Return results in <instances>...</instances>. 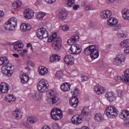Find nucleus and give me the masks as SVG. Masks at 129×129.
<instances>
[{
  "label": "nucleus",
  "mask_w": 129,
  "mask_h": 129,
  "mask_svg": "<svg viewBox=\"0 0 129 129\" xmlns=\"http://www.w3.org/2000/svg\"><path fill=\"white\" fill-rule=\"evenodd\" d=\"M48 42H52L54 41L52 44V47L55 51H58L61 49V46L62 45V39L61 37H57V34L54 33L48 38Z\"/></svg>",
  "instance_id": "1"
},
{
  "label": "nucleus",
  "mask_w": 129,
  "mask_h": 129,
  "mask_svg": "<svg viewBox=\"0 0 129 129\" xmlns=\"http://www.w3.org/2000/svg\"><path fill=\"white\" fill-rule=\"evenodd\" d=\"M84 53L86 55H90L92 59H96L99 56V51L96 49V46L94 45H89L86 48Z\"/></svg>",
  "instance_id": "2"
},
{
  "label": "nucleus",
  "mask_w": 129,
  "mask_h": 129,
  "mask_svg": "<svg viewBox=\"0 0 129 129\" xmlns=\"http://www.w3.org/2000/svg\"><path fill=\"white\" fill-rule=\"evenodd\" d=\"M49 83L45 80H41L37 84V88L40 92H47L49 89Z\"/></svg>",
  "instance_id": "3"
},
{
  "label": "nucleus",
  "mask_w": 129,
  "mask_h": 129,
  "mask_svg": "<svg viewBox=\"0 0 129 129\" xmlns=\"http://www.w3.org/2000/svg\"><path fill=\"white\" fill-rule=\"evenodd\" d=\"M125 61V57L123 53L119 52L116 55L115 58L113 59V63L116 66H121L122 63Z\"/></svg>",
  "instance_id": "4"
},
{
  "label": "nucleus",
  "mask_w": 129,
  "mask_h": 129,
  "mask_svg": "<svg viewBox=\"0 0 129 129\" xmlns=\"http://www.w3.org/2000/svg\"><path fill=\"white\" fill-rule=\"evenodd\" d=\"M51 116L54 120H59L63 116L62 110L58 108H53L50 113Z\"/></svg>",
  "instance_id": "5"
},
{
  "label": "nucleus",
  "mask_w": 129,
  "mask_h": 129,
  "mask_svg": "<svg viewBox=\"0 0 129 129\" xmlns=\"http://www.w3.org/2000/svg\"><path fill=\"white\" fill-rule=\"evenodd\" d=\"M106 114L110 118H114L117 116V110L115 107L110 106L106 108Z\"/></svg>",
  "instance_id": "6"
},
{
  "label": "nucleus",
  "mask_w": 129,
  "mask_h": 129,
  "mask_svg": "<svg viewBox=\"0 0 129 129\" xmlns=\"http://www.w3.org/2000/svg\"><path fill=\"white\" fill-rule=\"evenodd\" d=\"M69 53L73 55L80 54L81 53V46L78 44H72L70 50H69Z\"/></svg>",
  "instance_id": "7"
},
{
  "label": "nucleus",
  "mask_w": 129,
  "mask_h": 129,
  "mask_svg": "<svg viewBox=\"0 0 129 129\" xmlns=\"http://www.w3.org/2000/svg\"><path fill=\"white\" fill-rule=\"evenodd\" d=\"M36 35L39 39H45L49 36V34L45 28H41L36 31Z\"/></svg>",
  "instance_id": "8"
},
{
  "label": "nucleus",
  "mask_w": 129,
  "mask_h": 129,
  "mask_svg": "<svg viewBox=\"0 0 129 129\" xmlns=\"http://www.w3.org/2000/svg\"><path fill=\"white\" fill-rule=\"evenodd\" d=\"M49 94L50 95L49 99L50 101H51L52 104H55V103H60V102H61V98L56 96L55 93H54V91L51 90Z\"/></svg>",
  "instance_id": "9"
},
{
  "label": "nucleus",
  "mask_w": 129,
  "mask_h": 129,
  "mask_svg": "<svg viewBox=\"0 0 129 129\" xmlns=\"http://www.w3.org/2000/svg\"><path fill=\"white\" fill-rule=\"evenodd\" d=\"M34 11L32 9H26L24 10V16L26 19H28L31 20V19H33L34 18Z\"/></svg>",
  "instance_id": "10"
},
{
  "label": "nucleus",
  "mask_w": 129,
  "mask_h": 129,
  "mask_svg": "<svg viewBox=\"0 0 129 129\" xmlns=\"http://www.w3.org/2000/svg\"><path fill=\"white\" fill-rule=\"evenodd\" d=\"M94 90L96 94L100 95V94H103L104 93L105 88L102 86L97 85L94 87Z\"/></svg>",
  "instance_id": "11"
},
{
  "label": "nucleus",
  "mask_w": 129,
  "mask_h": 129,
  "mask_svg": "<svg viewBox=\"0 0 129 129\" xmlns=\"http://www.w3.org/2000/svg\"><path fill=\"white\" fill-rule=\"evenodd\" d=\"M72 122L76 125L80 124L82 123V118L79 115H74L72 118Z\"/></svg>",
  "instance_id": "12"
},
{
  "label": "nucleus",
  "mask_w": 129,
  "mask_h": 129,
  "mask_svg": "<svg viewBox=\"0 0 129 129\" xmlns=\"http://www.w3.org/2000/svg\"><path fill=\"white\" fill-rule=\"evenodd\" d=\"M63 60L67 65L71 66L74 64V57L71 55H66Z\"/></svg>",
  "instance_id": "13"
},
{
  "label": "nucleus",
  "mask_w": 129,
  "mask_h": 129,
  "mask_svg": "<svg viewBox=\"0 0 129 129\" xmlns=\"http://www.w3.org/2000/svg\"><path fill=\"white\" fill-rule=\"evenodd\" d=\"M10 89V86L6 83H2L0 85V91L2 93H8Z\"/></svg>",
  "instance_id": "14"
},
{
  "label": "nucleus",
  "mask_w": 129,
  "mask_h": 129,
  "mask_svg": "<svg viewBox=\"0 0 129 129\" xmlns=\"http://www.w3.org/2000/svg\"><path fill=\"white\" fill-rule=\"evenodd\" d=\"M20 78L21 79V83L23 84L28 83V81H29V75L24 73L23 72H20Z\"/></svg>",
  "instance_id": "15"
},
{
  "label": "nucleus",
  "mask_w": 129,
  "mask_h": 129,
  "mask_svg": "<svg viewBox=\"0 0 129 129\" xmlns=\"http://www.w3.org/2000/svg\"><path fill=\"white\" fill-rule=\"evenodd\" d=\"M111 15H112V13L109 10L103 11L100 14L101 18H102V19H104V20H105V19H107V18L111 17Z\"/></svg>",
  "instance_id": "16"
},
{
  "label": "nucleus",
  "mask_w": 129,
  "mask_h": 129,
  "mask_svg": "<svg viewBox=\"0 0 129 129\" xmlns=\"http://www.w3.org/2000/svg\"><path fill=\"white\" fill-rule=\"evenodd\" d=\"M77 41H79V36L77 35H73L68 40V44L71 46L76 45V44H74V43H76Z\"/></svg>",
  "instance_id": "17"
},
{
  "label": "nucleus",
  "mask_w": 129,
  "mask_h": 129,
  "mask_svg": "<svg viewBox=\"0 0 129 129\" xmlns=\"http://www.w3.org/2000/svg\"><path fill=\"white\" fill-rule=\"evenodd\" d=\"M119 117H120L121 119H123L124 120H127V119H129V111L123 110L119 114Z\"/></svg>",
  "instance_id": "18"
},
{
  "label": "nucleus",
  "mask_w": 129,
  "mask_h": 129,
  "mask_svg": "<svg viewBox=\"0 0 129 129\" xmlns=\"http://www.w3.org/2000/svg\"><path fill=\"white\" fill-rule=\"evenodd\" d=\"M23 47H24V44H23V42L22 41H18L14 43L13 48L15 51L19 52V51H21L20 49H22Z\"/></svg>",
  "instance_id": "19"
},
{
  "label": "nucleus",
  "mask_w": 129,
  "mask_h": 129,
  "mask_svg": "<svg viewBox=\"0 0 129 129\" xmlns=\"http://www.w3.org/2000/svg\"><path fill=\"white\" fill-rule=\"evenodd\" d=\"M57 17H58L59 20H61V21H64V20L66 19L68 17L67 12L64 11L60 10L58 11L57 13Z\"/></svg>",
  "instance_id": "20"
},
{
  "label": "nucleus",
  "mask_w": 129,
  "mask_h": 129,
  "mask_svg": "<svg viewBox=\"0 0 129 129\" xmlns=\"http://www.w3.org/2000/svg\"><path fill=\"white\" fill-rule=\"evenodd\" d=\"M105 96L106 98H107V100H108V101H110V102H112V101H114V100H115V99H116L114 93L112 92H107L105 95Z\"/></svg>",
  "instance_id": "21"
},
{
  "label": "nucleus",
  "mask_w": 129,
  "mask_h": 129,
  "mask_svg": "<svg viewBox=\"0 0 129 129\" xmlns=\"http://www.w3.org/2000/svg\"><path fill=\"white\" fill-rule=\"evenodd\" d=\"M13 115L16 119H21L22 116H23V113L20 109H16L15 111H14Z\"/></svg>",
  "instance_id": "22"
},
{
  "label": "nucleus",
  "mask_w": 129,
  "mask_h": 129,
  "mask_svg": "<svg viewBox=\"0 0 129 129\" xmlns=\"http://www.w3.org/2000/svg\"><path fill=\"white\" fill-rule=\"evenodd\" d=\"M70 104L74 107V108H76L77 106H78L79 101L77 98L76 97H72V99H70L69 101Z\"/></svg>",
  "instance_id": "23"
},
{
  "label": "nucleus",
  "mask_w": 129,
  "mask_h": 129,
  "mask_svg": "<svg viewBox=\"0 0 129 129\" xmlns=\"http://www.w3.org/2000/svg\"><path fill=\"white\" fill-rule=\"evenodd\" d=\"M2 73L4 76H11L12 73L10 72V69L8 68V66H3L2 67Z\"/></svg>",
  "instance_id": "24"
},
{
  "label": "nucleus",
  "mask_w": 129,
  "mask_h": 129,
  "mask_svg": "<svg viewBox=\"0 0 129 129\" xmlns=\"http://www.w3.org/2000/svg\"><path fill=\"white\" fill-rule=\"evenodd\" d=\"M71 85L68 83H63L60 86V89L63 92H67V91H69L70 90V87Z\"/></svg>",
  "instance_id": "25"
},
{
  "label": "nucleus",
  "mask_w": 129,
  "mask_h": 129,
  "mask_svg": "<svg viewBox=\"0 0 129 129\" xmlns=\"http://www.w3.org/2000/svg\"><path fill=\"white\" fill-rule=\"evenodd\" d=\"M91 111L89 108L85 107L82 110L81 114L84 117H87L90 115Z\"/></svg>",
  "instance_id": "26"
},
{
  "label": "nucleus",
  "mask_w": 129,
  "mask_h": 129,
  "mask_svg": "<svg viewBox=\"0 0 129 129\" xmlns=\"http://www.w3.org/2000/svg\"><path fill=\"white\" fill-rule=\"evenodd\" d=\"M108 25L112 27L114 25H116L118 23V20H117L115 18L111 17L107 20Z\"/></svg>",
  "instance_id": "27"
},
{
  "label": "nucleus",
  "mask_w": 129,
  "mask_h": 129,
  "mask_svg": "<svg viewBox=\"0 0 129 129\" xmlns=\"http://www.w3.org/2000/svg\"><path fill=\"white\" fill-rule=\"evenodd\" d=\"M31 28L32 27L30 24H26L25 23L21 24L20 26V30L22 32H27V31L31 30Z\"/></svg>",
  "instance_id": "28"
},
{
  "label": "nucleus",
  "mask_w": 129,
  "mask_h": 129,
  "mask_svg": "<svg viewBox=\"0 0 129 129\" xmlns=\"http://www.w3.org/2000/svg\"><path fill=\"white\" fill-rule=\"evenodd\" d=\"M38 73L40 75H46L48 73V69L44 66H40L38 68Z\"/></svg>",
  "instance_id": "29"
},
{
  "label": "nucleus",
  "mask_w": 129,
  "mask_h": 129,
  "mask_svg": "<svg viewBox=\"0 0 129 129\" xmlns=\"http://www.w3.org/2000/svg\"><path fill=\"white\" fill-rule=\"evenodd\" d=\"M115 80L117 82H120L121 81L122 82H123L124 83L127 84V85H128L129 84V81H127V80L125 77H123L122 78H121V77L120 76H118L115 79Z\"/></svg>",
  "instance_id": "30"
},
{
  "label": "nucleus",
  "mask_w": 129,
  "mask_h": 129,
  "mask_svg": "<svg viewBox=\"0 0 129 129\" xmlns=\"http://www.w3.org/2000/svg\"><path fill=\"white\" fill-rule=\"evenodd\" d=\"M122 17L124 20H129V10L124 9L122 12Z\"/></svg>",
  "instance_id": "31"
},
{
  "label": "nucleus",
  "mask_w": 129,
  "mask_h": 129,
  "mask_svg": "<svg viewBox=\"0 0 129 129\" xmlns=\"http://www.w3.org/2000/svg\"><path fill=\"white\" fill-rule=\"evenodd\" d=\"M8 21L11 24V26H12V28L15 29L17 27L18 20L15 17H12Z\"/></svg>",
  "instance_id": "32"
},
{
  "label": "nucleus",
  "mask_w": 129,
  "mask_h": 129,
  "mask_svg": "<svg viewBox=\"0 0 129 129\" xmlns=\"http://www.w3.org/2000/svg\"><path fill=\"white\" fill-rule=\"evenodd\" d=\"M5 64H9V59L6 56H2L0 57V66L2 65H5Z\"/></svg>",
  "instance_id": "33"
},
{
  "label": "nucleus",
  "mask_w": 129,
  "mask_h": 129,
  "mask_svg": "<svg viewBox=\"0 0 129 129\" xmlns=\"http://www.w3.org/2000/svg\"><path fill=\"white\" fill-rule=\"evenodd\" d=\"M12 24L8 21L5 24L4 27L7 31H14V28H12Z\"/></svg>",
  "instance_id": "34"
},
{
  "label": "nucleus",
  "mask_w": 129,
  "mask_h": 129,
  "mask_svg": "<svg viewBox=\"0 0 129 129\" xmlns=\"http://www.w3.org/2000/svg\"><path fill=\"white\" fill-rule=\"evenodd\" d=\"M22 6V2L20 1H16L12 4L13 9L15 10L19 9Z\"/></svg>",
  "instance_id": "35"
},
{
  "label": "nucleus",
  "mask_w": 129,
  "mask_h": 129,
  "mask_svg": "<svg viewBox=\"0 0 129 129\" xmlns=\"http://www.w3.org/2000/svg\"><path fill=\"white\" fill-rule=\"evenodd\" d=\"M61 59V57L58 55H52L50 57V62H58V61H60Z\"/></svg>",
  "instance_id": "36"
},
{
  "label": "nucleus",
  "mask_w": 129,
  "mask_h": 129,
  "mask_svg": "<svg viewBox=\"0 0 129 129\" xmlns=\"http://www.w3.org/2000/svg\"><path fill=\"white\" fill-rule=\"evenodd\" d=\"M38 120V119L37 117L33 116H30L27 118L28 122H30V123H35V122H37Z\"/></svg>",
  "instance_id": "37"
},
{
  "label": "nucleus",
  "mask_w": 129,
  "mask_h": 129,
  "mask_svg": "<svg viewBox=\"0 0 129 129\" xmlns=\"http://www.w3.org/2000/svg\"><path fill=\"white\" fill-rule=\"evenodd\" d=\"M95 119L96 121H101L103 119V116L102 114L100 113H98L95 115Z\"/></svg>",
  "instance_id": "38"
},
{
  "label": "nucleus",
  "mask_w": 129,
  "mask_h": 129,
  "mask_svg": "<svg viewBox=\"0 0 129 129\" xmlns=\"http://www.w3.org/2000/svg\"><path fill=\"white\" fill-rule=\"evenodd\" d=\"M120 46L121 48L129 47V39H125L124 41L121 42Z\"/></svg>",
  "instance_id": "39"
},
{
  "label": "nucleus",
  "mask_w": 129,
  "mask_h": 129,
  "mask_svg": "<svg viewBox=\"0 0 129 129\" xmlns=\"http://www.w3.org/2000/svg\"><path fill=\"white\" fill-rule=\"evenodd\" d=\"M112 27H113L112 31H113V32H116L120 30L121 28V24H119L118 23H117L116 24V25H114Z\"/></svg>",
  "instance_id": "40"
},
{
  "label": "nucleus",
  "mask_w": 129,
  "mask_h": 129,
  "mask_svg": "<svg viewBox=\"0 0 129 129\" xmlns=\"http://www.w3.org/2000/svg\"><path fill=\"white\" fill-rule=\"evenodd\" d=\"M46 16V14L43 12H38L36 13V17L38 20H43V18Z\"/></svg>",
  "instance_id": "41"
},
{
  "label": "nucleus",
  "mask_w": 129,
  "mask_h": 129,
  "mask_svg": "<svg viewBox=\"0 0 129 129\" xmlns=\"http://www.w3.org/2000/svg\"><path fill=\"white\" fill-rule=\"evenodd\" d=\"M126 36H127V34L125 33V32H122L121 33H117V36L118 38H126Z\"/></svg>",
  "instance_id": "42"
},
{
  "label": "nucleus",
  "mask_w": 129,
  "mask_h": 129,
  "mask_svg": "<svg viewBox=\"0 0 129 129\" xmlns=\"http://www.w3.org/2000/svg\"><path fill=\"white\" fill-rule=\"evenodd\" d=\"M124 75L127 81H129V69H127L124 71Z\"/></svg>",
  "instance_id": "43"
},
{
  "label": "nucleus",
  "mask_w": 129,
  "mask_h": 129,
  "mask_svg": "<svg viewBox=\"0 0 129 129\" xmlns=\"http://www.w3.org/2000/svg\"><path fill=\"white\" fill-rule=\"evenodd\" d=\"M62 75H63V73L61 71H57L55 74V77L57 79H60L62 78Z\"/></svg>",
  "instance_id": "44"
},
{
  "label": "nucleus",
  "mask_w": 129,
  "mask_h": 129,
  "mask_svg": "<svg viewBox=\"0 0 129 129\" xmlns=\"http://www.w3.org/2000/svg\"><path fill=\"white\" fill-rule=\"evenodd\" d=\"M40 94L38 93H35L33 96V98L34 99V100H39L40 99Z\"/></svg>",
  "instance_id": "45"
},
{
  "label": "nucleus",
  "mask_w": 129,
  "mask_h": 129,
  "mask_svg": "<svg viewBox=\"0 0 129 129\" xmlns=\"http://www.w3.org/2000/svg\"><path fill=\"white\" fill-rule=\"evenodd\" d=\"M6 66H7V68L9 69V71L12 74V73H13V72H14V69H15L13 66H9V64H7Z\"/></svg>",
  "instance_id": "46"
},
{
  "label": "nucleus",
  "mask_w": 129,
  "mask_h": 129,
  "mask_svg": "<svg viewBox=\"0 0 129 129\" xmlns=\"http://www.w3.org/2000/svg\"><path fill=\"white\" fill-rule=\"evenodd\" d=\"M81 80L82 82H85V81H87V80H88V77L86 76H82L81 77Z\"/></svg>",
  "instance_id": "47"
},
{
  "label": "nucleus",
  "mask_w": 129,
  "mask_h": 129,
  "mask_svg": "<svg viewBox=\"0 0 129 129\" xmlns=\"http://www.w3.org/2000/svg\"><path fill=\"white\" fill-rule=\"evenodd\" d=\"M68 6H72L74 4V0H66Z\"/></svg>",
  "instance_id": "48"
},
{
  "label": "nucleus",
  "mask_w": 129,
  "mask_h": 129,
  "mask_svg": "<svg viewBox=\"0 0 129 129\" xmlns=\"http://www.w3.org/2000/svg\"><path fill=\"white\" fill-rule=\"evenodd\" d=\"M52 128L53 129H59V124H58L57 123H54L53 124H52Z\"/></svg>",
  "instance_id": "49"
},
{
  "label": "nucleus",
  "mask_w": 129,
  "mask_h": 129,
  "mask_svg": "<svg viewBox=\"0 0 129 129\" xmlns=\"http://www.w3.org/2000/svg\"><path fill=\"white\" fill-rule=\"evenodd\" d=\"M8 97H9V98H10V99H11V102H13L14 101H15L16 97H15L14 96V95H9L8 96Z\"/></svg>",
  "instance_id": "50"
},
{
  "label": "nucleus",
  "mask_w": 129,
  "mask_h": 129,
  "mask_svg": "<svg viewBox=\"0 0 129 129\" xmlns=\"http://www.w3.org/2000/svg\"><path fill=\"white\" fill-rule=\"evenodd\" d=\"M118 88H119V87H118V89H117V92L118 93V96H119V97H121V96H122V91H121V90H119Z\"/></svg>",
  "instance_id": "51"
},
{
  "label": "nucleus",
  "mask_w": 129,
  "mask_h": 129,
  "mask_svg": "<svg viewBox=\"0 0 129 129\" xmlns=\"http://www.w3.org/2000/svg\"><path fill=\"white\" fill-rule=\"evenodd\" d=\"M5 100H6V101H7L8 102L11 103L12 102V100L9 98V96H6L5 97Z\"/></svg>",
  "instance_id": "52"
},
{
  "label": "nucleus",
  "mask_w": 129,
  "mask_h": 129,
  "mask_svg": "<svg viewBox=\"0 0 129 129\" xmlns=\"http://www.w3.org/2000/svg\"><path fill=\"white\" fill-rule=\"evenodd\" d=\"M63 31H69V27L67 25H63L62 27Z\"/></svg>",
  "instance_id": "53"
},
{
  "label": "nucleus",
  "mask_w": 129,
  "mask_h": 129,
  "mask_svg": "<svg viewBox=\"0 0 129 129\" xmlns=\"http://www.w3.org/2000/svg\"><path fill=\"white\" fill-rule=\"evenodd\" d=\"M27 65L28 66H32V67L34 66V62L32 60H28L27 62Z\"/></svg>",
  "instance_id": "54"
},
{
  "label": "nucleus",
  "mask_w": 129,
  "mask_h": 129,
  "mask_svg": "<svg viewBox=\"0 0 129 129\" xmlns=\"http://www.w3.org/2000/svg\"><path fill=\"white\" fill-rule=\"evenodd\" d=\"M124 52L125 54H129V46L125 47Z\"/></svg>",
  "instance_id": "55"
},
{
  "label": "nucleus",
  "mask_w": 129,
  "mask_h": 129,
  "mask_svg": "<svg viewBox=\"0 0 129 129\" xmlns=\"http://www.w3.org/2000/svg\"><path fill=\"white\" fill-rule=\"evenodd\" d=\"M47 4H53L56 2V0H45Z\"/></svg>",
  "instance_id": "56"
},
{
  "label": "nucleus",
  "mask_w": 129,
  "mask_h": 129,
  "mask_svg": "<svg viewBox=\"0 0 129 129\" xmlns=\"http://www.w3.org/2000/svg\"><path fill=\"white\" fill-rule=\"evenodd\" d=\"M5 16V12L3 10H0V19L4 18Z\"/></svg>",
  "instance_id": "57"
},
{
  "label": "nucleus",
  "mask_w": 129,
  "mask_h": 129,
  "mask_svg": "<svg viewBox=\"0 0 129 129\" xmlns=\"http://www.w3.org/2000/svg\"><path fill=\"white\" fill-rule=\"evenodd\" d=\"M78 90H79V89L78 88H75L74 92L73 93L72 92V94H78V92H79Z\"/></svg>",
  "instance_id": "58"
},
{
  "label": "nucleus",
  "mask_w": 129,
  "mask_h": 129,
  "mask_svg": "<svg viewBox=\"0 0 129 129\" xmlns=\"http://www.w3.org/2000/svg\"><path fill=\"white\" fill-rule=\"evenodd\" d=\"M90 9H91V5H88L85 8L86 11H89V10H90Z\"/></svg>",
  "instance_id": "59"
},
{
  "label": "nucleus",
  "mask_w": 129,
  "mask_h": 129,
  "mask_svg": "<svg viewBox=\"0 0 129 129\" xmlns=\"http://www.w3.org/2000/svg\"><path fill=\"white\" fill-rule=\"evenodd\" d=\"M68 113L70 114H74V111H73V110L71 109H69L68 110Z\"/></svg>",
  "instance_id": "60"
},
{
  "label": "nucleus",
  "mask_w": 129,
  "mask_h": 129,
  "mask_svg": "<svg viewBox=\"0 0 129 129\" xmlns=\"http://www.w3.org/2000/svg\"><path fill=\"white\" fill-rule=\"evenodd\" d=\"M116 0H106L107 4H112V3L115 2Z\"/></svg>",
  "instance_id": "61"
},
{
  "label": "nucleus",
  "mask_w": 129,
  "mask_h": 129,
  "mask_svg": "<svg viewBox=\"0 0 129 129\" xmlns=\"http://www.w3.org/2000/svg\"><path fill=\"white\" fill-rule=\"evenodd\" d=\"M73 9L75 10H78L79 9V5H74Z\"/></svg>",
  "instance_id": "62"
},
{
  "label": "nucleus",
  "mask_w": 129,
  "mask_h": 129,
  "mask_svg": "<svg viewBox=\"0 0 129 129\" xmlns=\"http://www.w3.org/2000/svg\"><path fill=\"white\" fill-rule=\"evenodd\" d=\"M43 129H51L49 126L45 125L42 127Z\"/></svg>",
  "instance_id": "63"
},
{
  "label": "nucleus",
  "mask_w": 129,
  "mask_h": 129,
  "mask_svg": "<svg viewBox=\"0 0 129 129\" xmlns=\"http://www.w3.org/2000/svg\"><path fill=\"white\" fill-rule=\"evenodd\" d=\"M124 124H125V126L128 127L129 126V122L128 121H126L124 123Z\"/></svg>",
  "instance_id": "64"
}]
</instances>
